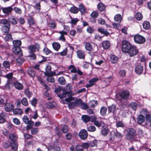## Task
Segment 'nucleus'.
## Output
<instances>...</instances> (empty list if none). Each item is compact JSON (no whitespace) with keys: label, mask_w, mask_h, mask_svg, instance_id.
<instances>
[{"label":"nucleus","mask_w":151,"mask_h":151,"mask_svg":"<svg viewBox=\"0 0 151 151\" xmlns=\"http://www.w3.org/2000/svg\"><path fill=\"white\" fill-rule=\"evenodd\" d=\"M13 52L15 55L19 56H23V52L20 47H13L12 48Z\"/></svg>","instance_id":"nucleus-9"},{"label":"nucleus","mask_w":151,"mask_h":151,"mask_svg":"<svg viewBox=\"0 0 151 151\" xmlns=\"http://www.w3.org/2000/svg\"><path fill=\"white\" fill-rule=\"evenodd\" d=\"M97 143V141L96 139H94L93 141H91L89 144L91 147H93L96 146Z\"/></svg>","instance_id":"nucleus-59"},{"label":"nucleus","mask_w":151,"mask_h":151,"mask_svg":"<svg viewBox=\"0 0 151 151\" xmlns=\"http://www.w3.org/2000/svg\"><path fill=\"white\" fill-rule=\"evenodd\" d=\"M143 70V67L141 65L138 64L135 66L134 71L138 75H140L142 73Z\"/></svg>","instance_id":"nucleus-10"},{"label":"nucleus","mask_w":151,"mask_h":151,"mask_svg":"<svg viewBox=\"0 0 151 151\" xmlns=\"http://www.w3.org/2000/svg\"><path fill=\"white\" fill-rule=\"evenodd\" d=\"M25 61L24 59L23 58L20 57H18L16 60V62L19 65H21L24 63Z\"/></svg>","instance_id":"nucleus-32"},{"label":"nucleus","mask_w":151,"mask_h":151,"mask_svg":"<svg viewBox=\"0 0 151 151\" xmlns=\"http://www.w3.org/2000/svg\"><path fill=\"white\" fill-rule=\"evenodd\" d=\"M55 133L58 136V138H60L62 135V133L60 130L59 128L58 127H56L55 129Z\"/></svg>","instance_id":"nucleus-48"},{"label":"nucleus","mask_w":151,"mask_h":151,"mask_svg":"<svg viewBox=\"0 0 151 151\" xmlns=\"http://www.w3.org/2000/svg\"><path fill=\"white\" fill-rule=\"evenodd\" d=\"M83 121L85 123H87L90 121V116L87 115H83L81 116Z\"/></svg>","instance_id":"nucleus-37"},{"label":"nucleus","mask_w":151,"mask_h":151,"mask_svg":"<svg viewBox=\"0 0 151 151\" xmlns=\"http://www.w3.org/2000/svg\"><path fill=\"white\" fill-rule=\"evenodd\" d=\"M24 93L28 98L29 99L32 96L33 93L29 89V88L25 89L24 91Z\"/></svg>","instance_id":"nucleus-25"},{"label":"nucleus","mask_w":151,"mask_h":151,"mask_svg":"<svg viewBox=\"0 0 151 151\" xmlns=\"http://www.w3.org/2000/svg\"><path fill=\"white\" fill-rule=\"evenodd\" d=\"M107 109L105 106L101 107L100 110V114L102 116H104L106 115Z\"/></svg>","instance_id":"nucleus-34"},{"label":"nucleus","mask_w":151,"mask_h":151,"mask_svg":"<svg viewBox=\"0 0 151 151\" xmlns=\"http://www.w3.org/2000/svg\"><path fill=\"white\" fill-rule=\"evenodd\" d=\"M85 49L88 51H91L93 49L92 45L90 42H85L84 43Z\"/></svg>","instance_id":"nucleus-20"},{"label":"nucleus","mask_w":151,"mask_h":151,"mask_svg":"<svg viewBox=\"0 0 151 151\" xmlns=\"http://www.w3.org/2000/svg\"><path fill=\"white\" fill-rule=\"evenodd\" d=\"M118 60V58L114 55H111L110 57V60L112 63H116Z\"/></svg>","instance_id":"nucleus-29"},{"label":"nucleus","mask_w":151,"mask_h":151,"mask_svg":"<svg viewBox=\"0 0 151 151\" xmlns=\"http://www.w3.org/2000/svg\"><path fill=\"white\" fill-rule=\"evenodd\" d=\"M13 10L16 13L18 14H21L22 13V10L20 8L15 7L13 9Z\"/></svg>","instance_id":"nucleus-60"},{"label":"nucleus","mask_w":151,"mask_h":151,"mask_svg":"<svg viewBox=\"0 0 151 151\" xmlns=\"http://www.w3.org/2000/svg\"><path fill=\"white\" fill-rule=\"evenodd\" d=\"M68 70H70V72L72 73H76L77 69L75 66L73 65H70L68 67Z\"/></svg>","instance_id":"nucleus-36"},{"label":"nucleus","mask_w":151,"mask_h":151,"mask_svg":"<svg viewBox=\"0 0 151 151\" xmlns=\"http://www.w3.org/2000/svg\"><path fill=\"white\" fill-rule=\"evenodd\" d=\"M12 42L14 47H20L22 45V42L20 40H13Z\"/></svg>","instance_id":"nucleus-28"},{"label":"nucleus","mask_w":151,"mask_h":151,"mask_svg":"<svg viewBox=\"0 0 151 151\" xmlns=\"http://www.w3.org/2000/svg\"><path fill=\"white\" fill-rule=\"evenodd\" d=\"M99 12L96 11H93L91 14V18H96L99 16Z\"/></svg>","instance_id":"nucleus-56"},{"label":"nucleus","mask_w":151,"mask_h":151,"mask_svg":"<svg viewBox=\"0 0 151 151\" xmlns=\"http://www.w3.org/2000/svg\"><path fill=\"white\" fill-rule=\"evenodd\" d=\"M4 108L7 112H10L13 111L14 108V106L13 104L8 103L5 104Z\"/></svg>","instance_id":"nucleus-12"},{"label":"nucleus","mask_w":151,"mask_h":151,"mask_svg":"<svg viewBox=\"0 0 151 151\" xmlns=\"http://www.w3.org/2000/svg\"><path fill=\"white\" fill-rule=\"evenodd\" d=\"M135 18L137 20H141L143 18V16L141 13L139 12H137L135 14Z\"/></svg>","instance_id":"nucleus-45"},{"label":"nucleus","mask_w":151,"mask_h":151,"mask_svg":"<svg viewBox=\"0 0 151 151\" xmlns=\"http://www.w3.org/2000/svg\"><path fill=\"white\" fill-rule=\"evenodd\" d=\"M111 44L109 40H106L104 41L102 44V46L103 48L105 50L109 49L110 47Z\"/></svg>","instance_id":"nucleus-15"},{"label":"nucleus","mask_w":151,"mask_h":151,"mask_svg":"<svg viewBox=\"0 0 151 151\" xmlns=\"http://www.w3.org/2000/svg\"><path fill=\"white\" fill-rule=\"evenodd\" d=\"M104 124V123L101 121H99L97 120L94 123V124L98 127H103Z\"/></svg>","instance_id":"nucleus-38"},{"label":"nucleus","mask_w":151,"mask_h":151,"mask_svg":"<svg viewBox=\"0 0 151 151\" xmlns=\"http://www.w3.org/2000/svg\"><path fill=\"white\" fill-rule=\"evenodd\" d=\"M56 106V103L54 101H50L47 103V107L49 109H51Z\"/></svg>","instance_id":"nucleus-26"},{"label":"nucleus","mask_w":151,"mask_h":151,"mask_svg":"<svg viewBox=\"0 0 151 151\" xmlns=\"http://www.w3.org/2000/svg\"><path fill=\"white\" fill-rule=\"evenodd\" d=\"M127 133L126 135V138L127 140L133 139L136 135V131L133 128H128L127 129Z\"/></svg>","instance_id":"nucleus-3"},{"label":"nucleus","mask_w":151,"mask_h":151,"mask_svg":"<svg viewBox=\"0 0 151 151\" xmlns=\"http://www.w3.org/2000/svg\"><path fill=\"white\" fill-rule=\"evenodd\" d=\"M115 21L116 22H121L122 20V18L120 14L116 15L114 18Z\"/></svg>","instance_id":"nucleus-58"},{"label":"nucleus","mask_w":151,"mask_h":151,"mask_svg":"<svg viewBox=\"0 0 151 151\" xmlns=\"http://www.w3.org/2000/svg\"><path fill=\"white\" fill-rule=\"evenodd\" d=\"M78 10L82 13L84 14L86 12V8L83 4H79Z\"/></svg>","instance_id":"nucleus-33"},{"label":"nucleus","mask_w":151,"mask_h":151,"mask_svg":"<svg viewBox=\"0 0 151 151\" xmlns=\"http://www.w3.org/2000/svg\"><path fill=\"white\" fill-rule=\"evenodd\" d=\"M98 104V101H97L93 100L91 102L90 107L91 108H94Z\"/></svg>","instance_id":"nucleus-57"},{"label":"nucleus","mask_w":151,"mask_h":151,"mask_svg":"<svg viewBox=\"0 0 151 151\" xmlns=\"http://www.w3.org/2000/svg\"><path fill=\"white\" fill-rule=\"evenodd\" d=\"M22 104L25 106L28 105V102L27 99L25 97H23L21 101Z\"/></svg>","instance_id":"nucleus-55"},{"label":"nucleus","mask_w":151,"mask_h":151,"mask_svg":"<svg viewBox=\"0 0 151 151\" xmlns=\"http://www.w3.org/2000/svg\"><path fill=\"white\" fill-rule=\"evenodd\" d=\"M146 124L148 126L151 125V115L148 114L146 116Z\"/></svg>","instance_id":"nucleus-31"},{"label":"nucleus","mask_w":151,"mask_h":151,"mask_svg":"<svg viewBox=\"0 0 151 151\" xmlns=\"http://www.w3.org/2000/svg\"><path fill=\"white\" fill-rule=\"evenodd\" d=\"M28 24L29 26H33L35 24L34 19L32 16H29L27 19Z\"/></svg>","instance_id":"nucleus-19"},{"label":"nucleus","mask_w":151,"mask_h":151,"mask_svg":"<svg viewBox=\"0 0 151 151\" xmlns=\"http://www.w3.org/2000/svg\"><path fill=\"white\" fill-rule=\"evenodd\" d=\"M58 81L60 84L62 85H65L66 83L65 78L63 76L59 78Z\"/></svg>","instance_id":"nucleus-39"},{"label":"nucleus","mask_w":151,"mask_h":151,"mask_svg":"<svg viewBox=\"0 0 151 151\" xmlns=\"http://www.w3.org/2000/svg\"><path fill=\"white\" fill-rule=\"evenodd\" d=\"M119 95L122 99L127 100L130 96V93L128 90H125L119 93Z\"/></svg>","instance_id":"nucleus-7"},{"label":"nucleus","mask_w":151,"mask_h":151,"mask_svg":"<svg viewBox=\"0 0 151 151\" xmlns=\"http://www.w3.org/2000/svg\"><path fill=\"white\" fill-rule=\"evenodd\" d=\"M114 136L118 138L122 139L123 137L122 135L117 130L114 132Z\"/></svg>","instance_id":"nucleus-49"},{"label":"nucleus","mask_w":151,"mask_h":151,"mask_svg":"<svg viewBox=\"0 0 151 151\" xmlns=\"http://www.w3.org/2000/svg\"><path fill=\"white\" fill-rule=\"evenodd\" d=\"M9 23L12 25H15L18 22V19L13 16H11L10 17L8 18Z\"/></svg>","instance_id":"nucleus-13"},{"label":"nucleus","mask_w":151,"mask_h":151,"mask_svg":"<svg viewBox=\"0 0 151 151\" xmlns=\"http://www.w3.org/2000/svg\"><path fill=\"white\" fill-rule=\"evenodd\" d=\"M134 39L135 43L139 44H143L146 41V39L143 36L139 34L134 35Z\"/></svg>","instance_id":"nucleus-4"},{"label":"nucleus","mask_w":151,"mask_h":151,"mask_svg":"<svg viewBox=\"0 0 151 151\" xmlns=\"http://www.w3.org/2000/svg\"><path fill=\"white\" fill-rule=\"evenodd\" d=\"M28 73L29 76L32 77H35L36 75V72L32 69L29 70L28 71Z\"/></svg>","instance_id":"nucleus-47"},{"label":"nucleus","mask_w":151,"mask_h":151,"mask_svg":"<svg viewBox=\"0 0 151 151\" xmlns=\"http://www.w3.org/2000/svg\"><path fill=\"white\" fill-rule=\"evenodd\" d=\"M76 106H81L83 102L82 100L81 99H78L74 101Z\"/></svg>","instance_id":"nucleus-63"},{"label":"nucleus","mask_w":151,"mask_h":151,"mask_svg":"<svg viewBox=\"0 0 151 151\" xmlns=\"http://www.w3.org/2000/svg\"><path fill=\"white\" fill-rule=\"evenodd\" d=\"M4 39L6 41H9L13 40L12 35L10 33H6V35Z\"/></svg>","instance_id":"nucleus-41"},{"label":"nucleus","mask_w":151,"mask_h":151,"mask_svg":"<svg viewBox=\"0 0 151 151\" xmlns=\"http://www.w3.org/2000/svg\"><path fill=\"white\" fill-rule=\"evenodd\" d=\"M72 86L70 84H68L66 86L65 88H63L62 93L58 94V96L62 99L66 96V95L70 96L72 92Z\"/></svg>","instance_id":"nucleus-1"},{"label":"nucleus","mask_w":151,"mask_h":151,"mask_svg":"<svg viewBox=\"0 0 151 151\" xmlns=\"http://www.w3.org/2000/svg\"><path fill=\"white\" fill-rule=\"evenodd\" d=\"M28 124L26 127V129L27 130H29L32 128L33 125H34V122L31 120L27 123Z\"/></svg>","instance_id":"nucleus-44"},{"label":"nucleus","mask_w":151,"mask_h":151,"mask_svg":"<svg viewBox=\"0 0 151 151\" xmlns=\"http://www.w3.org/2000/svg\"><path fill=\"white\" fill-rule=\"evenodd\" d=\"M14 5H12L11 6L7 7L2 8H1L3 13L7 15L11 13L13 10V8L12 7Z\"/></svg>","instance_id":"nucleus-11"},{"label":"nucleus","mask_w":151,"mask_h":151,"mask_svg":"<svg viewBox=\"0 0 151 151\" xmlns=\"http://www.w3.org/2000/svg\"><path fill=\"white\" fill-rule=\"evenodd\" d=\"M13 112L14 115H21L23 113V111L21 109L19 108H15L13 110Z\"/></svg>","instance_id":"nucleus-24"},{"label":"nucleus","mask_w":151,"mask_h":151,"mask_svg":"<svg viewBox=\"0 0 151 151\" xmlns=\"http://www.w3.org/2000/svg\"><path fill=\"white\" fill-rule=\"evenodd\" d=\"M9 139L13 142H15L17 139V137L16 135L14 134H10L9 136Z\"/></svg>","instance_id":"nucleus-46"},{"label":"nucleus","mask_w":151,"mask_h":151,"mask_svg":"<svg viewBox=\"0 0 151 151\" xmlns=\"http://www.w3.org/2000/svg\"><path fill=\"white\" fill-rule=\"evenodd\" d=\"M0 24H3L4 25L8 26V24H10L9 23L8 19L7 20L5 19H3L0 20Z\"/></svg>","instance_id":"nucleus-35"},{"label":"nucleus","mask_w":151,"mask_h":151,"mask_svg":"<svg viewBox=\"0 0 151 151\" xmlns=\"http://www.w3.org/2000/svg\"><path fill=\"white\" fill-rule=\"evenodd\" d=\"M108 112L109 113H112L114 114H115V111L116 108V106L112 104L111 106L108 107Z\"/></svg>","instance_id":"nucleus-22"},{"label":"nucleus","mask_w":151,"mask_h":151,"mask_svg":"<svg viewBox=\"0 0 151 151\" xmlns=\"http://www.w3.org/2000/svg\"><path fill=\"white\" fill-rule=\"evenodd\" d=\"M98 31L101 34L105 35L106 36H108L110 34L107 31V29H105L103 28H99L98 29Z\"/></svg>","instance_id":"nucleus-27"},{"label":"nucleus","mask_w":151,"mask_h":151,"mask_svg":"<svg viewBox=\"0 0 151 151\" xmlns=\"http://www.w3.org/2000/svg\"><path fill=\"white\" fill-rule=\"evenodd\" d=\"M70 11L72 13L76 14L78 12L79 10L77 7L75 6H73L70 8Z\"/></svg>","instance_id":"nucleus-42"},{"label":"nucleus","mask_w":151,"mask_h":151,"mask_svg":"<svg viewBox=\"0 0 151 151\" xmlns=\"http://www.w3.org/2000/svg\"><path fill=\"white\" fill-rule=\"evenodd\" d=\"M77 56L80 59H84L85 54L84 52L81 50H78L76 51Z\"/></svg>","instance_id":"nucleus-14"},{"label":"nucleus","mask_w":151,"mask_h":151,"mask_svg":"<svg viewBox=\"0 0 151 151\" xmlns=\"http://www.w3.org/2000/svg\"><path fill=\"white\" fill-rule=\"evenodd\" d=\"M143 28L145 30H147L150 28V22L147 21H144L142 24Z\"/></svg>","instance_id":"nucleus-30"},{"label":"nucleus","mask_w":151,"mask_h":151,"mask_svg":"<svg viewBox=\"0 0 151 151\" xmlns=\"http://www.w3.org/2000/svg\"><path fill=\"white\" fill-rule=\"evenodd\" d=\"M51 66L50 64H47L45 68V72L44 74L47 76H55V73L54 71H52Z\"/></svg>","instance_id":"nucleus-6"},{"label":"nucleus","mask_w":151,"mask_h":151,"mask_svg":"<svg viewBox=\"0 0 151 151\" xmlns=\"http://www.w3.org/2000/svg\"><path fill=\"white\" fill-rule=\"evenodd\" d=\"M11 142L9 141H6L3 144V147L5 149L8 148L11 146Z\"/></svg>","instance_id":"nucleus-52"},{"label":"nucleus","mask_w":151,"mask_h":151,"mask_svg":"<svg viewBox=\"0 0 151 151\" xmlns=\"http://www.w3.org/2000/svg\"><path fill=\"white\" fill-rule=\"evenodd\" d=\"M3 66L5 68L9 69L10 67V65L9 62L8 61H5L3 62Z\"/></svg>","instance_id":"nucleus-43"},{"label":"nucleus","mask_w":151,"mask_h":151,"mask_svg":"<svg viewBox=\"0 0 151 151\" xmlns=\"http://www.w3.org/2000/svg\"><path fill=\"white\" fill-rule=\"evenodd\" d=\"M11 147L13 150L15 151L17 149L18 145L16 142H11Z\"/></svg>","instance_id":"nucleus-50"},{"label":"nucleus","mask_w":151,"mask_h":151,"mask_svg":"<svg viewBox=\"0 0 151 151\" xmlns=\"http://www.w3.org/2000/svg\"><path fill=\"white\" fill-rule=\"evenodd\" d=\"M24 139L26 140L32 139L34 137L32 135L29 134L27 133L24 134Z\"/></svg>","instance_id":"nucleus-62"},{"label":"nucleus","mask_w":151,"mask_h":151,"mask_svg":"<svg viewBox=\"0 0 151 151\" xmlns=\"http://www.w3.org/2000/svg\"><path fill=\"white\" fill-rule=\"evenodd\" d=\"M14 85L16 89L19 90L23 89L24 88L22 84L18 81L15 82L14 83Z\"/></svg>","instance_id":"nucleus-16"},{"label":"nucleus","mask_w":151,"mask_h":151,"mask_svg":"<svg viewBox=\"0 0 151 151\" xmlns=\"http://www.w3.org/2000/svg\"><path fill=\"white\" fill-rule=\"evenodd\" d=\"M78 135L80 138L82 140H85L88 137V134L87 131L85 129H83L80 130L78 134Z\"/></svg>","instance_id":"nucleus-8"},{"label":"nucleus","mask_w":151,"mask_h":151,"mask_svg":"<svg viewBox=\"0 0 151 151\" xmlns=\"http://www.w3.org/2000/svg\"><path fill=\"white\" fill-rule=\"evenodd\" d=\"M38 129L37 128H32L31 129V132L32 135H35L38 133Z\"/></svg>","instance_id":"nucleus-54"},{"label":"nucleus","mask_w":151,"mask_h":151,"mask_svg":"<svg viewBox=\"0 0 151 151\" xmlns=\"http://www.w3.org/2000/svg\"><path fill=\"white\" fill-rule=\"evenodd\" d=\"M145 117L143 115L140 114L139 115L137 118V123L139 125H141L145 122Z\"/></svg>","instance_id":"nucleus-17"},{"label":"nucleus","mask_w":151,"mask_h":151,"mask_svg":"<svg viewBox=\"0 0 151 151\" xmlns=\"http://www.w3.org/2000/svg\"><path fill=\"white\" fill-rule=\"evenodd\" d=\"M139 50L137 47L132 45L127 53L130 57H132L138 53Z\"/></svg>","instance_id":"nucleus-5"},{"label":"nucleus","mask_w":151,"mask_h":151,"mask_svg":"<svg viewBox=\"0 0 151 151\" xmlns=\"http://www.w3.org/2000/svg\"><path fill=\"white\" fill-rule=\"evenodd\" d=\"M97 8L101 12H104L105 13L106 6L105 5L102 3H99L97 5Z\"/></svg>","instance_id":"nucleus-21"},{"label":"nucleus","mask_w":151,"mask_h":151,"mask_svg":"<svg viewBox=\"0 0 151 151\" xmlns=\"http://www.w3.org/2000/svg\"><path fill=\"white\" fill-rule=\"evenodd\" d=\"M147 0H135V2L137 5L142 6L144 2Z\"/></svg>","instance_id":"nucleus-61"},{"label":"nucleus","mask_w":151,"mask_h":151,"mask_svg":"<svg viewBox=\"0 0 151 151\" xmlns=\"http://www.w3.org/2000/svg\"><path fill=\"white\" fill-rule=\"evenodd\" d=\"M28 49L30 51V53L34 52L36 51L35 45H31L28 47Z\"/></svg>","instance_id":"nucleus-53"},{"label":"nucleus","mask_w":151,"mask_h":151,"mask_svg":"<svg viewBox=\"0 0 151 151\" xmlns=\"http://www.w3.org/2000/svg\"><path fill=\"white\" fill-rule=\"evenodd\" d=\"M69 129L68 126L66 125H64L62 128V131L63 133H65L68 131Z\"/></svg>","instance_id":"nucleus-64"},{"label":"nucleus","mask_w":151,"mask_h":151,"mask_svg":"<svg viewBox=\"0 0 151 151\" xmlns=\"http://www.w3.org/2000/svg\"><path fill=\"white\" fill-rule=\"evenodd\" d=\"M130 106L134 111H136L137 108V104L135 102H132L130 104Z\"/></svg>","instance_id":"nucleus-51"},{"label":"nucleus","mask_w":151,"mask_h":151,"mask_svg":"<svg viewBox=\"0 0 151 151\" xmlns=\"http://www.w3.org/2000/svg\"><path fill=\"white\" fill-rule=\"evenodd\" d=\"M10 27V24H8V26L3 25L2 26L1 29L3 33H8L9 31Z\"/></svg>","instance_id":"nucleus-18"},{"label":"nucleus","mask_w":151,"mask_h":151,"mask_svg":"<svg viewBox=\"0 0 151 151\" xmlns=\"http://www.w3.org/2000/svg\"><path fill=\"white\" fill-rule=\"evenodd\" d=\"M52 45L54 49L56 51H58L60 48V45L58 42H54L52 43Z\"/></svg>","instance_id":"nucleus-23"},{"label":"nucleus","mask_w":151,"mask_h":151,"mask_svg":"<svg viewBox=\"0 0 151 151\" xmlns=\"http://www.w3.org/2000/svg\"><path fill=\"white\" fill-rule=\"evenodd\" d=\"M87 130L90 132H94L96 130V127L93 125H90L87 128Z\"/></svg>","instance_id":"nucleus-40"},{"label":"nucleus","mask_w":151,"mask_h":151,"mask_svg":"<svg viewBox=\"0 0 151 151\" xmlns=\"http://www.w3.org/2000/svg\"><path fill=\"white\" fill-rule=\"evenodd\" d=\"M132 45L129 42L124 40L122 42V51L125 53H127Z\"/></svg>","instance_id":"nucleus-2"}]
</instances>
